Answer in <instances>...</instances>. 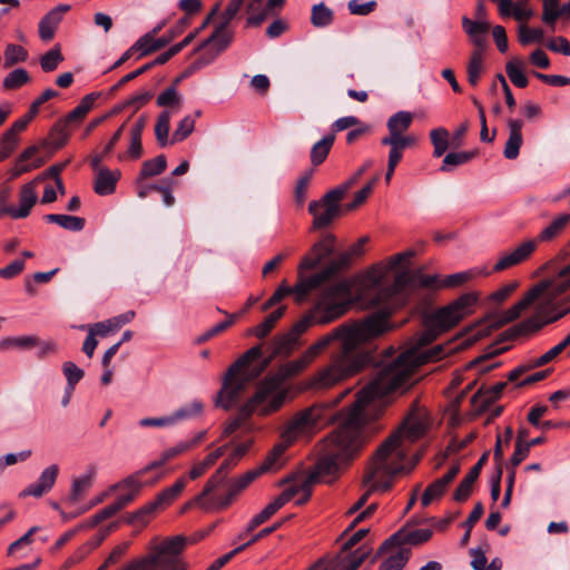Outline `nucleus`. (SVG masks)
Instances as JSON below:
<instances>
[{"mask_svg":"<svg viewBox=\"0 0 570 570\" xmlns=\"http://www.w3.org/2000/svg\"><path fill=\"white\" fill-rule=\"evenodd\" d=\"M166 165H167V161H166V157L164 155H159L154 159L146 160L142 164L137 183H139L140 180H142L147 177H154V176L161 174L165 170Z\"/></svg>","mask_w":570,"mask_h":570,"instance_id":"nucleus-48","label":"nucleus"},{"mask_svg":"<svg viewBox=\"0 0 570 570\" xmlns=\"http://www.w3.org/2000/svg\"><path fill=\"white\" fill-rule=\"evenodd\" d=\"M186 487V479H178L173 485L163 490L154 500L159 509L170 505Z\"/></svg>","mask_w":570,"mask_h":570,"instance_id":"nucleus-40","label":"nucleus"},{"mask_svg":"<svg viewBox=\"0 0 570 570\" xmlns=\"http://www.w3.org/2000/svg\"><path fill=\"white\" fill-rule=\"evenodd\" d=\"M96 473L97 469L90 465L72 480L68 497L69 504H76L86 495L94 484Z\"/></svg>","mask_w":570,"mask_h":570,"instance_id":"nucleus-24","label":"nucleus"},{"mask_svg":"<svg viewBox=\"0 0 570 570\" xmlns=\"http://www.w3.org/2000/svg\"><path fill=\"white\" fill-rule=\"evenodd\" d=\"M350 343L346 342L345 351L334 353L327 365L320 368L309 381V386L316 390H327L360 373L367 363L366 354L354 352L346 354Z\"/></svg>","mask_w":570,"mask_h":570,"instance_id":"nucleus-8","label":"nucleus"},{"mask_svg":"<svg viewBox=\"0 0 570 570\" xmlns=\"http://www.w3.org/2000/svg\"><path fill=\"white\" fill-rule=\"evenodd\" d=\"M184 98L178 92L176 85L169 86L161 91L156 99L158 107H183Z\"/></svg>","mask_w":570,"mask_h":570,"instance_id":"nucleus-50","label":"nucleus"},{"mask_svg":"<svg viewBox=\"0 0 570 570\" xmlns=\"http://www.w3.org/2000/svg\"><path fill=\"white\" fill-rule=\"evenodd\" d=\"M252 444L253 441L247 440L234 448V450L216 470L215 474L207 481L202 493L195 498V503L199 505H206L204 502L205 498H207V495H209L224 481L227 473L238 464L243 456L248 452Z\"/></svg>","mask_w":570,"mask_h":570,"instance_id":"nucleus-14","label":"nucleus"},{"mask_svg":"<svg viewBox=\"0 0 570 570\" xmlns=\"http://www.w3.org/2000/svg\"><path fill=\"white\" fill-rule=\"evenodd\" d=\"M445 488L436 480L431 483L423 492L421 503L423 507L430 505L434 500L442 497L445 492Z\"/></svg>","mask_w":570,"mask_h":570,"instance_id":"nucleus-64","label":"nucleus"},{"mask_svg":"<svg viewBox=\"0 0 570 570\" xmlns=\"http://www.w3.org/2000/svg\"><path fill=\"white\" fill-rule=\"evenodd\" d=\"M483 51L481 49H474L471 52L468 66H466V76L468 81L471 86H476L479 83L481 73L484 69V59Z\"/></svg>","mask_w":570,"mask_h":570,"instance_id":"nucleus-37","label":"nucleus"},{"mask_svg":"<svg viewBox=\"0 0 570 570\" xmlns=\"http://www.w3.org/2000/svg\"><path fill=\"white\" fill-rule=\"evenodd\" d=\"M382 145L390 146L387 165L396 167L403 157V150L414 146L416 142L382 139Z\"/></svg>","mask_w":570,"mask_h":570,"instance_id":"nucleus-47","label":"nucleus"},{"mask_svg":"<svg viewBox=\"0 0 570 570\" xmlns=\"http://www.w3.org/2000/svg\"><path fill=\"white\" fill-rule=\"evenodd\" d=\"M479 295L465 293L449 305L435 311L426 320L429 330L402 352L391 364L383 366L375 377L362 389L351 407L338 415V425L325 440L323 456L317 463V474L331 482L338 471L362 449L364 410L372 401L395 391H405L414 382L415 370L424 363L434 362L450 354V346L436 345L424 348L439 332L455 326L475 311Z\"/></svg>","mask_w":570,"mask_h":570,"instance_id":"nucleus-1","label":"nucleus"},{"mask_svg":"<svg viewBox=\"0 0 570 570\" xmlns=\"http://www.w3.org/2000/svg\"><path fill=\"white\" fill-rule=\"evenodd\" d=\"M392 328L389 313H374L362 321L345 323L335 327L308 346L306 352L315 361L330 345L335 341H340V351H345L347 342L350 345L346 348V354L354 353L360 345L381 336Z\"/></svg>","mask_w":570,"mask_h":570,"instance_id":"nucleus-5","label":"nucleus"},{"mask_svg":"<svg viewBox=\"0 0 570 570\" xmlns=\"http://www.w3.org/2000/svg\"><path fill=\"white\" fill-rule=\"evenodd\" d=\"M428 428L429 420L424 412L410 413L371 456L363 476L364 485L370 491H386L396 476L411 473L421 458L412 453L411 448Z\"/></svg>","mask_w":570,"mask_h":570,"instance_id":"nucleus-3","label":"nucleus"},{"mask_svg":"<svg viewBox=\"0 0 570 570\" xmlns=\"http://www.w3.org/2000/svg\"><path fill=\"white\" fill-rule=\"evenodd\" d=\"M431 142L434 147V157H441L449 147V131L445 128H436L430 132Z\"/></svg>","mask_w":570,"mask_h":570,"instance_id":"nucleus-52","label":"nucleus"},{"mask_svg":"<svg viewBox=\"0 0 570 570\" xmlns=\"http://www.w3.org/2000/svg\"><path fill=\"white\" fill-rule=\"evenodd\" d=\"M298 337L289 330L287 333L274 337L272 342V355H289L298 345Z\"/></svg>","mask_w":570,"mask_h":570,"instance_id":"nucleus-33","label":"nucleus"},{"mask_svg":"<svg viewBox=\"0 0 570 570\" xmlns=\"http://www.w3.org/2000/svg\"><path fill=\"white\" fill-rule=\"evenodd\" d=\"M262 474L263 472L257 466L234 479L230 483L227 497L220 501L218 505L220 508L227 507L239 492L246 489L255 479Z\"/></svg>","mask_w":570,"mask_h":570,"instance_id":"nucleus-29","label":"nucleus"},{"mask_svg":"<svg viewBox=\"0 0 570 570\" xmlns=\"http://www.w3.org/2000/svg\"><path fill=\"white\" fill-rule=\"evenodd\" d=\"M348 392L350 390H346L345 392L341 393L331 403L315 404L296 413L286 423L282 431L281 438L283 441L291 445L296 440L313 434L320 428V425L323 424L325 420H327L325 413L326 410L336 405Z\"/></svg>","mask_w":570,"mask_h":570,"instance_id":"nucleus-9","label":"nucleus"},{"mask_svg":"<svg viewBox=\"0 0 570 570\" xmlns=\"http://www.w3.org/2000/svg\"><path fill=\"white\" fill-rule=\"evenodd\" d=\"M313 362L314 360L305 351L298 358L282 365L278 372L275 375H273V377H277L279 380V383L283 384V382L286 381L287 379L302 373Z\"/></svg>","mask_w":570,"mask_h":570,"instance_id":"nucleus-30","label":"nucleus"},{"mask_svg":"<svg viewBox=\"0 0 570 570\" xmlns=\"http://www.w3.org/2000/svg\"><path fill=\"white\" fill-rule=\"evenodd\" d=\"M570 288V265L552 278L541 281L524 296L504 312V321L518 318L525 309L533 307L532 316L520 323L524 333H533L562 318L570 308H561L560 296Z\"/></svg>","mask_w":570,"mask_h":570,"instance_id":"nucleus-4","label":"nucleus"},{"mask_svg":"<svg viewBox=\"0 0 570 570\" xmlns=\"http://www.w3.org/2000/svg\"><path fill=\"white\" fill-rule=\"evenodd\" d=\"M121 176L120 170H110L108 168H99L94 184L96 194L107 196L116 190V184Z\"/></svg>","mask_w":570,"mask_h":570,"instance_id":"nucleus-28","label":"nucleus"},{"mask_svg":"<svg viewBox=\"0 0 570 570\" xmlns=\"http://www.w3.org/2000/svg\"><path fill=\"white\" fill-rule=\"evenodd\" d=\"M195 129V117L186 115L170 137V145L185 140Z\"/></svg>","mask_w":570,"mask_h":570,"instance_id":"nucleus-51","label":"nucleus"},{"mask_svg":"<svg viewBox=\"0 0 570 570\" xmlns=\"http://www.w3.org/2000/svg\"><path fill=\"white\" fill-rule=\"evenodd\" d=\"M509 137L504 145L503 155L507 159H515L520 154V148L523 144L522 128L523 121L521 119L510 118L507 120Z\"/></svg>","mask_w":570,"mask_h":570,"instance_id":"nucleus-23","label":"nucleus"},{"mask_svg":"<svg viewBox=\"0 0 570 570\" xmlns=\"http://www.w3.org/2000/svg\"><path fill=\"white\" fill-rule=\"evenodd\" d=\"M163 478V473H158L156 476H154L150 480L141 479V472H136L128 478L121 480L118 482L119 488H130V493H124L118 494L116 501L111 504H108L104 509H101L99 512H97L92 518V524H97L114 514H116L118 511H120L122 508H125L128 503H130L135 497L139 493L141 488L145 485H153L157 481H159Z\"/></svg>","mask_w":570,"mask_h":570,"instance_id":"nucleus-12","label":"nucleus"},{"mask_svg":"<svg viewBox=\"0 0 570 570\" xmlns=\"http://www.w3.org/2000/svg\"><path fill=\"white\" fill-rule=\"evenodd\" d=\"M334 140V135H327L313 145L311 149V161L314 166L321 165L326 159Z\"/></svg>","mask_w":570,"mask_h":570,"instance_id":"nucleus-43","label":"nucleus"},{"mask_svg":"<svg viewBox=\"0 0 570 570\" xmlns=\"http://www.w3.org/2000/svg\"><path fill=\"white\" fill-rule=\"evenodd\" d=\"M259 345L249 348L228 368L216 404L225 410L233 407L239 400L247 384L256 379L268 365Z\"/></svg>","mask_w":570,"mask_h":570,"instance_id":"nucleus-7","label":"nucleus"},{"mask_svg":"<svg viewBox=\"0 0 570 570\" xmlns=\"http://www.w3.org/2000/svg\"><path fill=\"white\" fill-rule=\"evenodd\" d=\"M311 21L315 27H326L333 21V11L324 3L315 4L312 8Z\"/></svg>","mask_w":570,"mask_h":570,"instance_id":"nucleus-54","label":"nucleus"},{"mask_svg":"<svg viewBox=\"0 0 570 570\" xmlns=\"http://www.w3.org/2000/svg\"><path fill=\"white\" fill-rule=\"evenodd\" d=\"M285 306H281L274 312H272L262 323H259L255 328H253L252 333L257 338H264L267 336L271 331L274 328L275 324L278 320L284 315Z\"/></svg>","mask_w":570,"mask_h":570,"instance_id":"nucleus-46","label":"nucleus"},{"mask_svg":"<svg viewBox=\"0 0 570 570\" xmlns=\"http://www.w3.org/2000/svg\"><path fill=\"white\" fill-rule=\"evenodd\" d=\"M471 566L474 570H501L502 569V560L500 558H494L490 564H488L487 557L482 551H473V559L471 561Z\"/></svg>","mask_w":570,"mask_h":570,"instance_id":"nucleus-56","label":"nucleus"},{"mask_svg":"<svg viewBox=\"0 0 570 570\" xmlns=\"http://www.w3.org/2000/svg\"><path fill=\"white\" fill-rule=\"evenodd\" d=\"M490 271L484 267H473L463 272L451 274L443 279H439L436 275H424L421 271L410 272L401 271L396 274L394 283L390 287H385V279L382 282V291L385 305L389 309L399 307L404 302V292L415 287L440 288V287H458L465 283L472 282L478 277L490 275Z\"/></svg>","mask_w":570,"mask_h":570,"instance_id":"nucleus-6","label":"nucleus"},{"mask_svg":"<svg viewBox=\"0 0 570 570\" xmlns=\"http://www.w3.org/2000/svg\"><path fill=\"white\" fill-rule=\"evenodd\" d=\"M30 77L26 69H14L3 79V88L12 90L18 89L29 82Z\"/></svg>","mask_w":570,"mask_h":570,"instance_id":"nucleus-55","label":"nucleus"},{"mask_svg":"<svg viewBox=\"0 0 570 570\" xmlns=\"http://www.w3.org/2000/svg\"><path fill=\"white\" fill-rule=\"evenodd\" d=\"M62 373L66 377L67 386L73 389L82 380L85 375L83 370L71 361H67L62 364Z\"/></svg>","mask_w":570,"mask_h":570,"instance_id":"nucleus-57","label":"nucleus"},{"mask_svg":"<svg viewBox=\"0 0 570 570\" xmlns=\"http://www.w3.org/2000/svg\"><path fill=\"white\" fill-rule=\"evenodd\" d=\"M432 537V531L430 529H415L412 531H399L393 534L382 548H387L391 544H410L416 546L423 542H426Z\"/></svg>","mask_w":570,"mask_h":570,"instance_id":"nucleus-27","label":"nucleus"},{"mask_svg":"<svg viewBox=\"0 0 570 570\" xmlns=\"http://www.w3.org/2000/svg\"><path fill=\"white\" fill-rule=\"evenodd\" d=\"M462 28L469 36L471 42L475 46V49L484 50L490 23L487 20H471L468 17H463Z\"/></svg>","mask_w":570,"mask_h":570,"instance_id":"nucleus-25","label":"nucleus"},{"mask_svg":"<svg viewBox=\"0 0 570 570\" xmlns=\"http://www.w3.org/2000/svg\"><path fill=\"white\" fill-rule=\"evenodd\" d=\"M284 498H275L268 503L259 513L255 514L246 525V532L254 531L258 525L267 521L273 514H275L283 505Z\"/></svg>","mask_w":570,"mask_h":570,"instance_id":"nucleus-36","label":"nucleus"},{"mask_svg":"<svg viewBox=\"0 0 570 570\" xmlns=\"http://www.w3.org/2000/svg\"><path fill=\"white\" fill-rule=\"evenodd\" d=\"M36 344L35 335L6 336L0 340V351H26L36 347Z\"/></svg>","mask_w":570,"mask_h":570,"instance_id":"nucleus-32","label":"nucleus"},{"mask_svg":"<svg viewBox=\"0 0 570 570\" xmlns=\"http://www.w3.org/2000/svg\"><path fill=\"white\" fill-rule=\"evenodd\" d=\"M247 24L259 26L267 18V6L264 0H249L247 4Z\"/></svg>","mask_w":570,"mask_h":570,"instance_id":"nucleus-49","label":"nucleus"},{"mask_svg":"<svg viewBox=\"0 0 570 570\" xmlns=\"http://www.w3.org/2000/svg\"><path fill=\"white\" fill-rule=\"evenodd\" d=\"M28 59V51L20 45L9 43L4 50V67L9 68L16 63L24 62Z\"/></svg>","mask_w":570,"mask_h":570,"instance_id":"nucleus-53","label":"nucleus"},{"mask_svg":"<svg viewBox=\"0 0 570 570\" xmlns=\"http://www.w3.org/2000/svg\"><path fill=\"white\" fill-rule=\"evenodd\" d=\"M169 128L168 115H159L155 125V136L161 147L170 144Z\"/></svg>","mask_w":570,"mask_h":570,"instance_id":"nucleus-58","label":"nucleus"},{"mask_svg":"<svg viewBox=\"0 0 570 570\" xmlns=\"http://www.w3.org/2000/svg\"><path fill=\"white\" fill-rule=\"evenodd\" d=\"M158 509L159 508L157 507L155 501L148 502L147 504L141 507L139 510L134 512L131 514V517L128 519V522L146 525L148 523L151 514Z\"/></svg>","mask_w":570,"mask_h":570,"instance_id":"nucleus-60","label":"nucleus"},{"mask_svg":"<svg viewBox=\"0 0 570 570\" xmlns=\"http://www.w3.org/2000/svg\"><path fill=\"white\" fill-rule=\"evenodd\" d=\"M190 451V448L186 440L177 442L175 445L166 449L163 453L159 460H156L151 463H149L144 469L139 470L138 472H141V479H145V475L156 469H159L163 466L166 462L169 460L179 456L186 452Z\"/></svg>","mask_w":570,"mask_h":570,"instance_id":"nucleus-31","label":"nucleus"},{"mask_svg":"<svg viewBox=\"0 0 570 570\" xmlns=\"http://www.w3.org/2000/svg\"><path fill=\"white\" fill-rule=\"evenodd\" d=\"M59 465L52 463L46 466L38 479L24 488L20 493V498L33 497L41 498L52 490L59 475Z\"/></svg>","mask_w":570,"mask_h":570,"instance_id":"nucleus-19","label":"nucleus"},{"mask_svg":"<svg viewBox=\"0 0 570 570\" xmlns=\"http://www.w3.org/2000/svg\"><path fill=\"white\" fill-rule=\"evenodd\" d=\"M70 9L68 4H60L50 10L39 22V36L43 41L53 38L55 32L62 20V16Z\"/></svg>","mask_w":570,"mask_h":570,"instance_id":"nucleus-26","label":"nucleus"},{"mask_svg":"<svg viewBox=\"0 0 570 570\" xmlns=\"http://www.w3.org/2000/svg\"><path fill=\"white\" fill-rule=\"evenodd\" d=\"M46 180V175H38L29 183L24 184L20 188L19 193V206L14 207L13 218L20 219L29 216L32 207L38 200L37 187Z\"/></svg>","mask_w":570,"mask_h":570,"instance_id":"nucleus-20","label":"nucleus"},{"mask_svg":"<svg viewBox=\"0 0 570 570\" xmlns=\"http://www.w3.org/2000/svg\"><path fill=\"white\" fill-rule=\"evenodd\" d=\"M410 550L404 548H397L394 552H392L381 564L380 570H402L409 559H410Z\"/></svg>","mask_w":570,"mask_h":570,"instance_id":"nucleus-44","label":"nucleus"},{"mask_svg":"<svg viewBox=\"0 0 570 570\" xmlns=\"http://www.w3.org/2000/svg\"><path fill=\"white\" fill-rule=\"evenodd\" d=\"M233 38L234 32L228 27H226V23L217 24L213 33L207 39H205L195 50L198 52V57L188 67L185 75L188 76L215 61L216 58L229 47Z\"/></svg>","mask_w":570,"mask_h":570,"instance_id":"nucleus-11","label":"nucleus"},{"mask_svg":"<svg viewBox=\"0 0 570 570\" xmlns=\"http://www.w3.org/2000/svg\"><path fill=\"white\" fill-rule=\"evenodd\" d=\"M98 98V94L91 92L86 95L80 102L68 114V122H80L85 119L87 114L92 109L95 100Z\"/></svg>","mask_w":570,"mask_h":570,"instance_id":"nucleus-42","label":"nucleus"},{"mask_svg":"<svg viewBox=\"0 0 570 570\" xmlns=\"http://www.w3.org/2000/svg\"><path fill=\"white\" fill-rule=\"evenodd\" d=\"M413 255L412 250L399 253L353 281L342 279L322 287L312 307L291 331L299 338L314 325L333 323L347 313L354 301L364 306L381 305L384 301L383 279Z\"/></svg>","mask_w":570,"mask_h":570,"instance_id":"nucleus-2","label":"nucleus"},{"mask_svg":"<svg viewBox=\"0 0 570 570\" xmlns=\"http://www.w3.org/2000/svg\"><path fill=\"white\" fill-rule=\"evenodd\" d=\"M45 219L48 223H55L60 227L72 232H79L85 227V219L78 216L48 214L45 216Z\"/></svg>","mask_w":570,"mask_h":570,"instance_id":"nucleus-41","label":"nucleus"},{"mask_svg":"<svg viewBox=\"0 0 570 570\" xmlns=\"http://www.w3.org/2000/svg\"><path fill=\"white\" fill-rule=\"evenodd\" d=\"M569 222L570 214L559 215L546 228L541 230V233L538 235V238L534 240L539 244L540 242H549L556 238L559 234H561Z\"/></svg>","mask_w":570,"mask_h":570,"instance_id":"nucleus-39","label":"nucleus"},{"mask_svg":"<svg viewBox=\"0 0 570 570\" xmlns=\"http://www.w3.org/2000/svg\"><path fill=\"white\" fill-rule=\"evenodd\" d=\"M335 268L322 271L312 276L301 278L299 282L294 286L289 287L285 283H283L275 293L266 301L263 306V309L266 311L272 306L276 305L281 302L285 296L289 294H294L297 302H302L308 295V293L322 285L330 275L334 272Z\"/></svg>","mask_w":570,"mask_h":570,"instance_id":"nucleus-13","label":"nucleus"},{"mask_svg":"<svg viewBox=\"0 0 570 570\" xmlns=\"http://www.w3.org/2000/svg\"><path fill=\"white\" fill-rule=\"evenodd\" d=\"M494 327L495 324L491 318L481 320L468 330L466 343L473 344L476 341L490 335Z\"/></svg>","mask_w":570,"mask_h":570,"instance_id":"nucleus-45","label":"nucleus"},{"mask_svg":"<svg viewBox=\"0 0 570 570\" xmlns=\"http://www.w3.org/2000/svg\"><path fill=\"white\" fill-rule=\"evenodd\" d=\"M132 50L138 52V58H141L153 51H155V37L154 32H147L140 37L132 46Z\"/></svg>","mask_w":570,"mask_h":570,"instance_id":"nucleus-62","label":"nucleus"},{"mask_svg":"<svg viewBox=\"0 0 570 570\" xmlns=\"http://www.w3.org/2000/svg\"><path fill=\"white\" fill-rule=\"evenodd\" d=\"M538 242L527 239L517 247L503 252L493 266V272H502L525 262L535 250Z\"/></svg>","mask_w":570,"mask_h":570,"instance_id":"nucleus-18","label":"nucleus"},{"mask_svg":"<svg viewBox=\"0 0 570 570\" xmlns=\"http://www.w3.org/2000/svg\"><path fill=\"white\" fill-rule=\"evenodd\" d=\"M473 155V153L469 151L449 153L443 159L441 170L449 171L451 167L463 165L468 163Z\"/></svg>","mask_w":570,"mask_h":570,"instance_id":"nucleus-61","label":"nucleus"},{"mask_svg":"<svg viewBox=\"0 0 570 570\" xmlns=\"http://www.w3.org/2000/svg\"><path fill=\"white\" fill-rule=\"evenodd\" d=\"M413 121V115L410 111H397L387 120L389 135L383 139L416 142L412 135H404Z\"/></svg>","mask_w":570,"mask_h":570,"instance_id":"nucleus-21","label":"nucleus"},{"mask_svg":"<svg viewBox=\"0 0 570 570\" xmlns=\"http://www.w3.org/2000/svg\"><path fill=\"white\" fill-rule=\"evenodd\" d=\"M287 391L282 387L277 377H266L257 387L256 393L243 406V415H268L283 406Z\"/></svg>","mask_w":570,"mask_h":570,"instance_id":"nucleus-10","label":"nucleus"},{"mask_svg":"<svg viewBox=\"0 0 570 570\" xmlns=\"http://www.w3.org/2000/svg\"><path fill=\"white\" fill-rule=\"evenodd\" d=\"M505 71L510 81L519 87L524 88L528 86V78L525 76V62L519 58H511L505 65Z\"/></svg>","mask_w":570,"mask_h":570,"instance_id":"nucleus-35","label":"nucleus"},{"mask_svg":"<svg viewBox=\"0 0 570 570\" xmlns=\"http://www.w3.org/2000/svg\"><path fill=\"white\" fill-rule=\"evenodd\" d=\"M204 412V403L200 400H193L171 413L175 425L200 416Z\"/></svg>","mask_w":570,"mask_h":570,"instance_id":"nucleus-38","label":"nucleus"},{"mask_svg":"<svg viewBox=\"0 0 570 570\" xmlns=\"http://www.w3.org/2000/svg\"><path fill=\"white\" fill-rule=\"evenodd\" d=\"M316 481V476L314 474H299L295 475L292 479L284 481L286 483L285 490L277 498H285L284 504L289 501H295V504L301 505L307 502L312 494L313 485Z\"/></svg>","mask_w":570,"mask_h":570,"instance_id":"nucleus-17","label":"nucleus"},{"mask_svg":"<svg viewBox=\"0 0 570 570\" xmlns=\"http://www.w3.org/2000/svg\"><path fill=\"white\" fill-rule=\"evenodd\" d=\"M335 237L333 235L325 236L316 243L309 255L304 257L299 264V273L308 271L317 266L324 258L328 257L334 249Z\"/></svg>","mask_w":570,"mask_h":570,"instance_id":"nucleus-22","label":"nucleus"},{"mask_svg":"<svg viewBox=\"0 0 570 570\" xmlns=\"http://www.w3.org/2000/svg\"><path fill=\"white\" fill-rule=\"evenodd\" d=\"M288 446L283 440L276 444L258 466L259 470L263 473L278 470L284 464V453Z\"/></svg>","mask_w":570,"mask_h":570,"instance_id":"nucleus-34","label":"nucleus"},{"mask_svg":"<svg viewBox=\"0 0 570 570\" xmlns=\"http://www.w3.org/2000/svg\"><path fill=\"white\" fill-rule=\"evenodd\" d=\"M560 0H542V21L549 26H554L559 19L557 8Z\"/></svg>","mask_w":570,"mask_h":570,"instance_id":"nucleus-63","label":"nucleus"},{"mask_svg":"<svg viewBox=\"0 0 570 570\" xmlns=\"http://www.w3.org/2000/svg\"><path fill=\"white\" fill-rule=\"evenodd\" d=\"M341 190H330L320 200L311 202L308 212L313 215V227L324 228L328 226L340 213Z\"/></svg>","mask_w":570,"mask_h":570,"instance_id":"nucleus-15","label":"nucleus"},{"mask_svg":"<svg viewBox=\"0 0 570 570\" xmlns=\"http://www.w3.org/2000/svg\"><path fill=\"white\" fill-rule=\"evenodd\" d=\"M62 60L63 57L60 52V49L55 47L41 57L40 66L43 71L50 72L56 70Z\"/></svg>","mask_w":570,"mask_h":570,"instance_id":"nucleus-59","label":"nucleus"},{"mask_svg":"<svg viewBox=\"0 0 570 570\" xmlns=\"http://www.w3.org/2000/svg\"><path fill=\"white\" fill-rule=\"evenodd\" d=\"M371 548L362 546L346 557L337 554L330 559H320L307 570H356L370 556Z\"/></svg>","mask_w":570,"mask_h":570,"instance_id":"nucleus-16","label":"nucleus"}]
</instances>
